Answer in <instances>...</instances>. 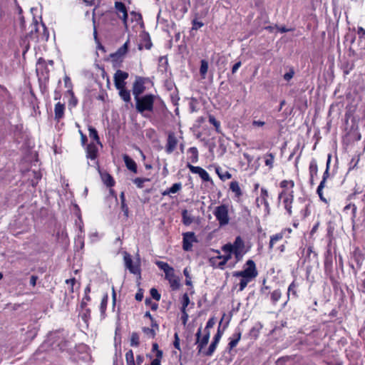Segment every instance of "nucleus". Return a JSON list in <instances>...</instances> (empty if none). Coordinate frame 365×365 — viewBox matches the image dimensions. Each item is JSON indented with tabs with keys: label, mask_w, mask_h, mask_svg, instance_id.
Wrapping results in <instances>:
<instances>
[{
	"label": "nucleus",
	"mask_w": 365,
	"mask_h": 365,
	"mask_svg": "<svg viewBox=\"0 0 365 365\" xmlns=\"http://www.w3.org/2000/svg\"><path fill=\"white\" fill-rule=\"evenodd\" d=\"M230 189L235 194V196L240 197L242 195V190L238 182L232 181L230 182Z\"/></svg>",
	"instance_id": "nucleus-22"
},
{
	"label": "nucleus",
	"mask_w": 365,
	"mask_h": 365,
	"mask_svg": "<svg viewBox=\"0 0 365 365\" xmlns=\"http://www.w3.org/2000/svg\"><path fill=\"white\" fill-rule=\"evenodd\" d=\"M283 236H284L283 233H282V232L272 235L270 237V241H269V248L272 249L274 245L277 242L281 240L283 238Z\"/></svg>",
	"instance_id": "nucleus-30"
},
{
	"label": "nucleus",
	"mask_w": 365,
	"mask_h": 365,
	"mask_svg": "<svg viewBox=\"0 0 365 365\" xmlns=\"http://www.w3.org/2000/svg\"><path fill=\"white\" fill-rule=\"evenodd\" d=\"M64 110H65L64 104H62L60 102H58L55 105L54 113H55V119L56 120L58 121L60 119H61L63 117Z\"/></svg>",
	"instance_id": "nucleus-17"
},
{
	"label": "nucleus",
	"mask_w": 365,
	"mask_h": 365,
	"mask_svg": "<svg viewBox=\"0 0 365 365\" xmlns=\"http://www.w3.org/2000/svg\"><path fill=\"white\" fill-rule=\"evenodd\" d=\"M135 298L137 301H142L143 298V292L142 289H139L138 292L135 294Z\"/></svg>",
	"instance_id": "nucleus-62"
},
{
	"label": "nucleus",
	"mask_w": 365,
	"mask_h": 365,
	"mask_svg": "<svg viewBox=\"0 0 365 365\" xmlns=\"http://www.w3.org/2000/svg\"><path fill=\"white\" fill-rule=\"evenodd\" d=\"M190 304V298L187 294H184L182 299V308L181 310H186V307Z\"/></svg>",
	"instance_id": "nucleus-47"
},
{
	"label": "nucleus",
	"mask_w": 365,
	"mask_h": 365,
	"mask_svg": "<svg viewBox=\"0 0 365 365\" xmlns=\"http://www.w3.org/2000/svg\"><path fill=\"white\" fill-rule=\"evenodd\" d=\"M182 248L185 251H190L192 247V243L197 242V240L193 232H187L182 234Z\"/></svg>",
	"instance_id": "nucleus-6"
},
{
	"label": "nucleus",
	"mask_w": 365,
	"mask_h": 365,
	"mask_svg": "<svg viewBox=\"0 0 365 365\" xmlns=\"http://www.w3.org/2000/svg\"><path fill=\"white\" fill-rule=\"evenodd\" d=\"M150 181L148 178H136L133 180V182L136 185L138 188H143V184L145 182Z\"/></svg>",
	"instance_id": "nucleus-42"
},
{
	"label": "nucleus",
	"mask_w": 365,
	"mask_h": 365,
	"mask_svg": "<svg viewBox=\"0 0 365 365\" xmlns=\"http://www.w3.org/2000/svg\"><path fill=\"white\" fill-rule=\"evenodd\" d=\"M98 155V148L97 146L91 143L87 145L86 148V157L91 160H95Z\"/></svg>",
	"instance_id": "nucleus-15"
},
{
	"label": "nucleus",
	"mask_w": 365,
	"mask_h": 365,
	"mask_svg": "<svg viewBox=\"0 0 365 365\" xmlns=\"http://www.w3.org/2000/svg\"><path fill=\"white\" fill-rule=\"evenodd\" d=\"M63 81L65 87L68 88L67 93L69 95H73V84L71 83V78L68 76H65Z\"/></svg>",
	"instance_id": "nucleus-32"
},
{
	"label": "nucleus",
	"mask_w": 365,
	"mask_h": 365,
	"mask_svg": "<svg viewBox=\"0 0 365 365\" xmlns=\"http://www.w3.org/2000/svg\"><path fill=\"white\" fill-rule=\"evenodd\" d=\"M257 276V271L255 263L253 260L249 259L245 264V267L242 271L235 272L233 277H245L252 280Z\"/></svg>",
	"instance_id": "nucleus-2"
},
{
	"label": "nucleus",
	"mask_w": 365,
	"mask_h": 365,
	"mask_svg": "<svg viewBox=\"0 0 365 365\" xmlns=\"http://www.w3.org/2000/svg\"><path fill=\"white\" fill-rule=\"evenodd\" d=\"M309 170L310 180H312L314 179V177L317 175L318 172L317 161L314 159H312V161L310 162Z\"/></svg>",
	"instance_id": "nucleus-21"
},
{
	"label": "nucleus",
	"mask_w": 365,
	"mask_h": 365,
	"mask_svg": "<svg viewBox=\"0 0 365 365\" xmlns=\"http://www.w3.org/2000/svg\"><path fill=\"white\" fill-rule=\"evenodd\" d=\"M125 360L127 365H135L134 360V355L132 350H129L125 354Z\"/></svg>",
	"instance_id": "nucleus-35"
},
{
	"label": "nucleus",
	"mask_w": 365,
	"mask_h": 365,
	"mask_svg": "<svg viewBox=\"0 0 365 365\" xmlns=\"http://www.w3.org/2000/svg\"><path fill=\"white\" fill-rule=\"evenodd\" d=\"M88 131H89V137L91 138H93V140H95L97 143L100 144V140H99V137H98V132L96 130V128L90 126L88 128Z\"/></svg>",
	"instance_id": "nucleus-34"
},
{
	"label": "nucleus",
	"mask_w": 365,
	"mask_h": 365,
	"mask_svg": "<svg viewBox=\"0 0 365 365\" xmlns=\"http://www.w3.org/2000/svg\"><path fill=\"white\" fill-rule=\"evenodd\" d=\"M294 186V182L292 180H284L280 182V187L283 189H286V190L293 189Z\"/></svg>",
	"instance_id": "nucleus-33"
},
{
	"label": "nucleus",
	"mask_w": 365,
	"mask_h": 365,
	"mask_svg": "<svg viewBox=\"0 0 365 365\" xmlns=\"http://www.w3.org/2000/svg\"><path fill=\"white\" fill-rule=\"evenodd\" d=\"M119 91V95L120 98L125 101V102H129L130 101V91L128 90H126L125 87H123L122 88L118 89Z\"/></svg>",
	"instance_id": "nucleus-27"
},
{
	"label": "nucleus",
	"mask_w": 365,
	"mask_h": 365,
	"mask_svg": "<svg viewBox=\"0 0 365 365\" xmlns=\"http://www.w3.org/2000/svg\"><path fill=\"white\" fill-rule=\"evenodd\" d=\"M165 278L169 282L173 290H177L180 287V280L175 276L174 269L165 274Z\"/></svg>",
	"instance_id": "nucleus-12"
},
{
	"label": "nucleus",
	"mask_w": 365,
	"mask_h": 365,
	"mask_svg": "<svg viewBox=\"0 0 365 365\" xmlns=\"http://www.w3.org/2000/svg\"><path fill=\"white\" fill-rule=\"evenodd\" d=\"M102 180L105 185L108 187H113L115 184V181L113 177L108 173H104L101 175Z\"/></svg>",
	"instance_id": "nucleus-24"
},
{
	"label": "nucleus",
	"mask_w": 365,
	"mask_h": 365,
	"mask_svg": "<svg viewBox=\"0 0 365 365\" xmlns=\"http://www.w3.org/2000/svg\"><path fill=\"white\" fill-rule=\"evenodd\" d=\"M199 176L201 178V179L203 180V181H205V182H210V181H212V179L210 177V175L209 173L205 170L203 169L201 173L199 174Z\"/></svg>",
	"instance_id": "nucleus-48"
},
{
	"label": "nucleus",
	"mask_w": 365,
	"mask_h": 365,
	"mask_svg": "<svg viewBox=\"0 0 365 365\" xmlns=\"http://www.w3.org/2000/svg\"><path fill=\"white\" fill-rule=\"evenodd\" d=\"M244 243L240 237H237L233 244H226L222 246L223 252H232L233 250H243Z\"/></svg>",
	"instance_id": "nucleus-9"
},
{
	"label": "nucleus",
	"mask_w": 365,
	"mask_h": 365,
	"mask_svg": "<svg viewBox=\"0 0 365 365\" xmlns=\"http://www.w3.org/2000/svg\"><path fill=\"white\" fill-rule=\"evenodd\" d=\"M183 274H184L185 277H186V280H185L186 285H188V286L192 285L191 277L190 275L189 270L187 267L184 269Z\"/></svg>",
	"instance_id": "nucleus-52"
},
{
	"label": "nucleus",
	"mask_w": 365,
	"mask_h": 365,
	"mask_svg": "<svg viewBox=\"0 0 365 365\" xmlns=\"http://www.w3.org/2000/svg\"><path fill=\"white\" fill-rule=\"evenodd\" d=\"M232 252V254L235 255L237 262L240 261L242 259L243 256L242 250H233Z\"/></svg>",
	"instance_id": "nucleus-58"
},
{
	"label": "nucleus",
	"mask_w": 365,
	"mask_h": 365,
	"mask_svg": "<svg viewBox=\"0 0 365 365\" xmlns=\"http://www.w3.org/2000/svg\"><path fill=\"white\" fill-rule=\"evenodd\" d=\"M216 253L218 254V255L216 257H213L211 259L212 262H215L217 259H223L226 262H227L232 257V252H225L226 255H221L219 250L215 251Z\"/></svg>",
	"instance_id": "nucleus-23"
},
{
	"label": "nucleus",
	"mask_w": 365,
	"mask_h": 365,
	"mask_svg": "<svg viewBox=\"0 0 365 365\" xmlns=\"http://www.w3.org/2000/svg\"><path fill=\"white\" fill-rule=\"evenodd\" d=\"M222 336V332L220 331V327H219L216 334L213 337V341L219 343Z\"/></svg>",
	"instance_id": "nucleus-61"
},
{
	"label": "nucleus",
	"mask_w": 365,
	"mask_h": 365,
	"mask_svg": "<svg viewBox=\"0 0 365 365\" xmlns=\"http://www.w3.org/2000/svg\"><path fill=\"white\" fill-rule=\"evenodd\" d=\"M188 153L190 154L191 162L195 163L198 161V150L195 147H191L188 149Z\"/></svg>",
	"instance_id": "nucleus-26"
},
{
	"label": "nucleus",
	"mask_w": 365,
	"mask_h": 365,
	"mask_svg": "<svg viewBox=\"0 0 365 365\" xmlns=\"http://www.w3.org/2000/svg\"><path fill=\"white\" fill-rule=\"evenodd\" d=\"M143 332L149 336L150 338H154L155 336V331L153 328L144 327L143 328Z\"/></svg>",
	"instance_id": "nucleus-50"
},
{
	"label": "nucleus",
	"mask_w": 365,
	"mask_h": 365,
	"mask_svg": "<svg viewBox=\"0 0 365 365\" xmlns=\"http://www.w3.org/2000/svg\"><path fill=\"white\" fill-rule=\"evenodd\" d=\"M124 263L125 267L130 271V273L134 274H140V262L138 259L133 262L130 254L125 252L124 254Z\"/></svg>",
	"instance_id": "nucleus-4"
},
{
	"label": "nucleus",
	"mask_w": 365,
	"mask_h": 365,
	"mask_svg": "<svg viewBox=\"0 0 365 365\" xmlns=\"http://www.w3.org/2000/svg\"><path fill=\"white\" fill-rule=\"evenodd\" d=\"M115 9L116 10V13L120 19L123 21V23L126 25L127 19H128V13L127 9L125 4L120 1L115 2Z\"/></svg>",
	"instance_id": "nucleus-13"
},
{
	"label": "nucleus",
	"mask_w": 365,
	"mask_h": 365,
	"mask_svg": "<svg viewBox=\"0 0 365 365\" xmlns=\"http://www.w3.org/2000/svg\"><path fill=\"white\" fill-rule=\"evenodd\" d=\"M178 139L173 133H170L168 136L165 151L167 153H172L178 145Z\"/></svg>",
	"instance_id": "nucleus-14"
},
{
	"label": "nucleus",
	"mask_w": 365,
	"mask_h": 365,
	"mask_svg": "<svg viewBox=\"0 0 365 365\" xmlns=\"http://www.w3.org/2000/svg\"><path fill=\"white\" fill-rule=\"evenodd\" d=\"M252 280L245 277H241L240 282L239 283V291L242 292L245 289L249 282Z\"/></svg>",
	"instance_id": "nucleus-44"
},
{
	"label": "nucleus",
	"mask_w": 365,
	"mask_h": 365,
	"mask_svg": "<svg viewBox=\"0 0 365 365\" xmlns=\"http://www.w3.org/2000/svg\"><path fill=\"white\" fill-rule=\"evenodd\" d=\"M150 295L156 301H159L160 299V294L158 293V290L155 288H152L150 289Z\"/></svg>",
	"instance_id": "nucleus-54"
},
{
	"label": "nucleus",
	"mask_w": 365,
	"mask_h": 365,
	"mask_svg": "<svg viewBox=\"0 0 365 365\" xmlns=\"http://www.w3.org/2000/svg\"><path fill=\"white\" fill-rule=\"evenodd\" d=\"M128 78V73L121 70H118L114 74V83L117 89L125 86V81Z\"/></svg>",
	"instance_id": "nucleus-8"
},
{
	"label": "nucleus",
	"mask_w": 365,
	"mask_h": 365,
	"mask_svg": "<svg viewBox=\"0 0 365 365\" xmlns=\"http://www.w3.org/2000/svg\"><path fill=\"white\" fill-rule=\"evenodd\" d=\"M76 280L75 278H71L66 280V283L69 286V290L71 292H74V285L76 284Z\"/></svg>",
	"instance_id": "nucleus-51"
},
{
	"label": "nucleus",
	"mask_w": 365,
	"mask_h": 365,
	"mask_svg": "<svg viewBox=\"0 0 365 365\" xmlns=\"http://www.w3.org/2000/svg\"><path fill=\"white\" fill-rule=\"evenodd\" d=\"M174 339H175V340H174V342H173V345H174L175 348L178 349V350H180V338L178 336V333L175 334Z\"/></svg>",
	"instance_id": "nucleus-59"
},
{
	"label": "nucleus",
	"mask_w": 365,
	"mask_h": 365,
	"mask_svg": "<svg viewBox=\"0 0 365 365\" xmlns=\"http://www.w3.org/2000/svg\"><path fill=\"white\" fill-rule=\"evenodd\" d=\"M123 159L125 164L126 168L129 170L133 172L134 173H137V165H136L135 162L126 154L123 155Z\"/></svg>",
	"instance_id": "nucleus-16"
},
{
	"label": "nucleus",
	"mask_w": 365,
	"mask_h": 365,
	"mask_svg": "<svg viewBox=\"0 0 365 365\" xmlns=\"http://www.w3.org/2000/svg\"><path fill=\"white\" fill-rule=\"evenodd\" d=\"M155 98L153 94H147L135 98V108L138 112L143 114L145 111H153Z\"/></svg>",
	"instance_id": "nucleus-1"
},
{
	"label": "nucleus",
	"mask_w": 365,
	"mask_h": 365,
	"mask_svg": "<svg viewBox=\"0 0 365 365\" xmlns=\"http://www.w3.org/2000/svg\"><path fill=\"white\" fill-rule=\"evenodd\" d=\"M240 339L241 331H239L238 332L235 333L232 335V337L231 338L230 341L228 344L230 349H232L234 347H235L237 345Z\"/></svg>",
	"instance_id": "nucleus-19"
},
{
	"label": "nucleus",
	"mask_w": 365,
	"mask_h": 365,
	"mask_svg": "<svg viewBox=\"0 0 365 365\" xmlns=\"http://www.w3.org/2000/svg\"><path fill=\"white\" fill-rule=\"evenodd\" d=\"M264 163L267 166L272 169L273 168L274 155L272 153H267L264 156Z\"/></svg>",
	"instance_id": "nucleus-28"
},
{
	"label": "nucleus",
	"mask_w": 365,
	"mask_h": 365,
	"mask_svg": "<svg viewBox=\"0 0 365 365\" xmlns=\"http://www.w3.org/2000/svg\"><path fill=\"white\" fill-rule=\"evenodd\" d=\"M294 75V71L293 68H290L289 72L286 73L284 75V79L287 81H289V80H291L293 78Z\"/></svg>",
	"instance_id": "nucleus-56"
},
{
	"label": "nucleus",
	"mask_w": 365,
	"mask_h": 365,
	"mask_svg": "<svg viewBox=\"0 0 365 365\" xmlns=\"http://www.w3.org/2000/svg\"><path fill=\"white\" fill-rule=\"evenodd\" d=\"M156 265L165 272V275L169 272H171L174 269L170 267L167 262L163 261H157L155 262Z\"/></svg>",
	"instance_id": "nucleus-20"
},
{
	"label": "nucleus",
	"mask_w": 365,
	"mask_h": 365,
	"mask_svg": "<svg viewBox=\"0 0 365 365\" xmlns=\"http://www.w3.org/2000/svg\"><path fill=\"white\" fill-rule=\"evenodd\" d=\"M140 344L139 336L137 333L133 332L130 336V345L132 346H138Z\"/></svg>",
	"instance_id": "nucleus-41"
},
{
	"label": "nucleus",
	"mask_w": 365,
	"mask_h": 365,
	"mask_svg": "<svg viewBox=\"0 0 365 365\" xmlns=\"http://www.w3.org/2000/svg\"><path fill=\"white\" fill-rule=\"evenodd\" d=\"M91 297L88 294H85L84 297L82 299L81 307V308H85L86 305L88 304V302H90Z\"/></svg>",
	"instance_id": "nucleus-57"
},
{
	"label": "nucleus",
	"mask_w": 365,
	"mask_h": 365,
	"mask_svg": "<svg viewBox=\"0 0 365 365\" xmlns=\"http://www.w3.org/2000/svg\"><path fill=\"white\" fill-rule=\"evenodd\" d=\"M182 4V10L183 13H186L188 10V8L190 5V0H180Z\"/></svg>",
	"instance_id": "nucleus-53"
},
{
	"label": "nucleus",
	"mask_w": 365,
	"mask_h": 365,
	"mask_svg": "<svg viewBox=\"0 0 365 365\" xmlns=\"http://www.w3.org/2000/svg\"><path fill=\"white\" fill-rule=\"evenodd\" d=\"M282 292L279 289H276L273 291L271 294V300L272 302L275 304L277 303L279 299L281 298Z\"/></svg>",
	"instance_id": "nucleus-39"
},
{
	"label": "nucleus",
	"mask_w": 365,
	"mask_h": 365,
	"mask_svg": "<svg viewBox=\"0 0 365 365\" xmlns=\"http://www.w3.org/2000/svg\"><path fill=\"white\" fill-rule=\"evenodd\" d=\"M216 173H217L219 178L223 181L232 178V175L227 171H225L224 173H220L219 168H216Z\"/></svg>",
	"instance_id": "nucleus-43"
},
{
	"label": "nucleus",
	"mask_w": 365,
	"mask_h": 365,
	"mask_svg": "<svg viewBox=\"0 0 365 365\" xmlns=\"http://www.w3.org/2000/svg\"><path fill=\"white\" fill-rule=\"evenodd\" d=\"M294 200V196H288L283 198V203L284 205L292 204Z\"/></svg>",
	"instance_id": "nucleus-63"
},
{
	"label": "nucleus",
	"mask_w": 365,
	"mask_h": 365,
	"mask_svg": "<svg viewBox=\"0 0 365 365\" xmlns=\"http://www.w3.org/2000/svg\"><path fill=\"white\" fill-rule=\"evenodd\" d=\"M181 188H182L181 182L174 183L170 188L164 190L162 192V195L163 196H165V195H168L170 194H175V193L178 192V191H180L181 190Z\"/></svg>",
	"instance_id": "nucleus-18"
},
{
	"label": "nucleus",
	"mask_w": 365,
	"mask_h": 365,
	"mask_svg": "<svg viewBox=\"0 0 365 365\" xmlns=\"http://www.w3.org/2000/svg\"><path fill=\"white\" fill-rule=\"evenodd\" d=\"M215 324V319L214 317H212V318L209 319L205 327H207V329H211L214 327Z\"/></svg>",
	"instance_id": "nucleus-64"
},
{
	"label": "nucleus",
	"mask_w": 365,
	"mask_h": 365,
	"mask_svg": "<svg viewBox=\"0 0 365 365\" xmlns=\"http://www.w3.org/2000/svg\"><path fill=\"white\" fill-rule=\"evenodd\" d=\"M107 303H108V294H106L102 299V301L101 303V307H100L101 312L102 314H104V312L106 309Z\"/></svg>",
	"instance_id": "nucleus-49"
},
{
	"label": "nucleus",
	"mask_w": 365,
	"mask_h": 365,
	"mask_svg": "<svg viewBox=\"0 0 365 365\" xmlns=\"http://www.w3.org/2000/svg\"><path fill=\"white\" fill-rule=\"evenodd\" d=\"M187 167L189 168L190 171L192 173L199 175L201 171L203 170L201 167L194 166L190 163H187Z\"/></svg>",
	"instance_id": "nucleus-45"
},
{
	"label": "nucleus",
	"mask_w": 365,
	"mask_h": 365,
	"mask_svg": "<svg viewBox=\"0 0 365 365\" xmlns=\"http://www.w3.org/2000/svg\"><path fill=\"white\" fill-rule=\"evenodd\" d=\"M196 342L195 344L197 345L198 354L202 353L203 348L208 344L210 336L208 333L203 334L202 336V327H200L196 334Z\"/></svg>",
	"instance_id": "nucleus-5"
},
{
	"label": "nucleus",
	"mask_w": 365,
	"mask_h": 365,
	"mask_svg": "<svg viewBox=\"0 0 365 365\" xmlns=\"http://www.w3.org/2000/svg\"><path fill=\"white\" fill-rule=\"evenodd\" d=\"M204 24L201 21H197V20L192 21V29L194 30H197L198 29L202 27Z\"/></svg>",
	"instance_id": "nucleus-60"
},
{
	"label": "nucleus",
	"mask_w": 365,
	"mask_h": 365,
	"mask_svg": "<svg viewBox=\"0 0 365 365\" xmlns=\"http://www.w3.org/2000/svg\"><path fill=\"white\" fill-rule=\"evenodd\" d=\"M293 189L286 190L283 189V190L279 194V199L284 198L288 196H294Z\"/></svg>",
	"instance_id": "nucleus-46"
},
{
	"label": "nucleus",
	"mask_w": 365,
	"mask_h": 365,
	"mask_svg": "<svg viewBox=\"0 0 365 365\" xmlns=\"http://www.w3.org/2000/svg\"><path fill=\"white\" fill-rule=\"evenodd\" d=\"M217 344H218L217 342H215V341L212 340V341L210 344L208 349L207 351H202V354L205 356H212L213 354V353L215 352V349L217 348Z\"/></svg>",
	"instance_id": "nucleus-31"
},
{
	"label": "nucleus",
	"mask_w": 365,
	"mask_h": 365,
	"mask_svg": "<svg viewBox=\"0 0 365 365\" xmlns=\"http://www.w3.org/2000/svg\"><path fill=\"white\" fill-rule=\"evenodd\" d=\"M200 73L202 78H205L206 76V73L208 70V63L205 60H202L200 62Z\"/></svg>",
	"instance_id": "nucleus-29"
},
{
	"label": "nucleus",
	"mask_w": 365,
	"mask_h": 365,
	"mask_svg": "<svg viewBox=\"0 0 365 365\" xmlns=\"http://www.w3.org/2000/svg\"><path fill=\"white\" fill-rule=\"evenodd\" d=\"M182 222L185 225H190L193 222V217L188 213L187 210L182 212Z\"/></svg>",
	"instance_id": "nucleus-25"
},
{
	"label": "nucleus",
	"mask_w": 365,
	"mask_h": 365,
	"mask_svg": "<svg viewBox=\"0 0 365 365\" xmlns=\"http://www.w3.org/2000/svg\"><path fill=\"white\" fill-rule=\"evenodd\" d=\"M34 30L36 33L38 34V37L41 36L42 38L48 39L49 34L46 27L43 24H38L36 21L33 25V28L31 33H33Z\"/></svg>",
	"instance_id": "nucleus-10"
},
{
	"label": "nucleus",
	"mask_w": 365,
	"mask_h": 365,
	"mask_svg": "<svg viewBox=\"0 0 365 365\" xmlns=\"http://www.w3.org/2000/svg\"><path fill=\"white\" fill-rule=\"evenodd\" d=\"M297 284L295 283V282H292L289 287H288V292H287V295H288V297H289V295L292 294L294 297H297Z\"/></svg>",
	"instance_id": "nucleus-37"
},
{
	"label": "nucleus",
	"mask_w": 365,
	"mask_h": 365,
	"mask_svg": "<svg viewBox=\"0 0 365 365\" xmlns=\"http://www.w3.org/2000/svg\"><path fill=\"white\" fill-rule=\"evenodd\" d=\"M259 202H260V203L264 205L266 214H269V205L267 198H265V197L264 198H260V197L257 198L256 204H257V207H259Z\"/></svg>",
	"instance_id": "nucleus-36"
},
{
	"label": "nucleus",
	"mask_w": 365,
	"mask_h": 365,
	"mask_svg": "<svg viewBox=\"0 0 365 365\" xmlns=\"http://www.w3.org/2000/svg\"><path fill=\"white\" fill-rule=\"evenodd\" d=\"M330 159H331V155H329L328 156V160H327V168H326V170L324 171V174H323V178L322 179H324L327 180V178L329 177V163H330Z\"/></svg>",
	"instance_id": "nucleus-55"
},
{
	"label": "nucleus",
	"mask_w": 365,
	"mask_h": 365,
	"mask_svg": "<svg viewBox=\"0 0 365 365\" xmlns=\"http://www.w3.org/2000/svg\"><path fill=\"white\" fill-rule=\"evenodd\" d=\"M228 211L229 207L225 204L220 205L215 207L213 214L218 221L220 227L228 225L230 222Z\"/></svg>",
	"instance_id": "nucleus-3"
},
{
	"label": "nucleus",
	"mask_w": 365,
	"mask_h": 365,
	"mask_svg": "<svg viewBox=\"0 0 365 365\" xmlns=\"http://www.w3.org/2000/svg\"><path fill=\"white\" fill-rule=\"evenodd\" d=\"M209 123L215 126L217 133H220V123L213 115L209 116Z\"/></svg>",
	"instance_id": "nucleus-40"
},
{
	"label": "nucleus",
	"mask_w": 365,
	"mask_h": 365,
	"mask_svg": "<svg viewBox=\"0 0 365 365\" xmlns=\"http://www.w3.org/2000/svg\"><path fill=\"white\" fill-rule=\"evenodd\" d=\"M129 40L120 46L115 53L110 55L111 59L115 62H122L128 51Z\"/></svg>",
	"instance_id": "nucleus-7"
},
{
	"label": "nucleus",
	"mask_w": 365,
	"mask_h": 365,
	"mask_svg": "<svg viewBox=\"0 0 365 365\" xmlns=\"http://www.w3.org/2000/svg\"><path fill=\"white\" fill-rule=\"evenodd\" d=\"M265 122L260 120H253L251 123L252 129L262 128L265 125Z\"/></svg>",
	"instance_id": "nucleus-38"
},
{
	"label": "nucleus",
	"mask_w": 365,
	"mask_h": 365,
	"mask_svg": "<svg viewBox=\"0 0 365 365\" xmlns=\"http://www.w3.org/2000/svg\"><path fill=\"white\" fill-rule=\"evenodd\" d=\"M145 90L144 81L143 78L138 77L133 86V94L135 98L139 97L141 93H143Z\"/></svg>",
	"instance_id": "nucleus-11"
}]
</instances>
